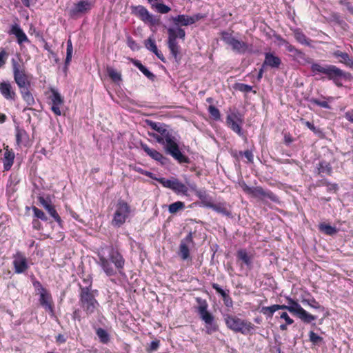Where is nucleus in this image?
<instances>
[{
  "label": "nucleus",
  "mask_w": 353,
  "mask_h": 353,
  "mask_svg": "<svg viewBox=\"0 0 353 353\" xmlns=\"http://www.w3.org/2000/svg\"><path fill=\"white\" fill-rule=\"evenodd\" d=\"M159 183L164 188L172 190L177 195H188L189 189L188 186L180 181L177 178L172 177L170 179H167L165 178L161 177V179L159 180Z\"/></svg>",
  "instance_id": "obj_10"
},
{
  "label": "nucleus",
  "mask_w": 353,
  "mask_h": 353,
  "mask_svg": "<svg viewBox=\"0 0 353 353\" xmlns=\"http://www.w3.org/2000/svg\"><path fill=\"white\" fill-rule=\"evenodd\" d=\"M14 77L17 84L21 90L26 89L30 85L28 77L24 71L14 74Z\"/></svg>",
  "instance_id": "obj_30"
},
{
  "label": "nucleus",
  "mask_w": 353,
  "mask_h": 353,
  "mask_svg": "<svg viewBox=\"0 0 353 353\" xmlns=\"http://www.w3.org/2000/svg\"><path fill=\"white\" fill-rule=\"evenodd\" d=\"M276 311L275 305L271 306H263L261 307L260 312L265 315L268 318H272L274 313Z\"/></svg>",
  "instance_id": "obj_40"
},
{
  "label": "nucleus",
  "mask_w": 353,
  "mask_h": 353,
  "mask_svg": "<svg viewBox=\"0 0 353 353\" xmlns=\"http://www.w3.org/2000/svg\"><path fill=\"white\" fill-rule=\"evenodd\" d=\"M196 196L199 198V199L201 201L202 204L203 206L206 207V204L208 203H212V201H210L208 199V196L205 191L204 190H200L196 192Z\"/></svg>",
  "instance_id": "obj_44"
},
{
  "label": "nucleus",
  "mask_w": 353,
  "mask_h": 353,
  "mask_svg": "<svg viewBox=\"0 0 353 353\" xmlns=\"http://www.w3.org/2000/svg\"><path fill=\"white\" fill-rule=\"evenodd\" d=\"M206 208H209L212 209L214 211L222 214L226 216H231L232 214L230 210L228 208V205L225 202H219L216 203H208L206 204Z\"/></svg>",
  "instance_id": "obj_23"
},
{
  "label": "nucleus",
  "mask_w": 353,
  "mask_h": 353,
  "mask_svg": "<svg viewBox=\"0 0 353 353\" xmlns=\"http://www.w3.org/2000/svg\"><path fill=\"white\" fill-rule=\"evenodd\" d=\"M93 7V3L89 0H82L69 10L68 14L71 18L77 19L89 12Z\"/></svg>",
  "instance_id": "obj_14"
},
{
  "label": "nucleus",
  "mask_w": 353,
  "mask_h": 353,
  "mask_svg": "<svg viewBox=\"0 0 353 353\" xmlns=\"http://www.w3.org/2000/svg\"><path fill=\"white\" fill-rule=\"evenodd\" d=\"M190 243H193V236L191 232L181 240L179 245V255L183 260L190 259V250L188 248V244Z\"/></svg>",
  "instance_id": "obj_21"
},
{
  "label": "nucleus",
  "mask_w": 353,
  "mask_h": 353,
  "mask_svg": "<svg viewBox=\"0 0 353 353\" xmlns=\"http://www.w3.org/2000/svg\"><path fill=\"white\" fill-rule=\"evenodd\" d=\"M145 48L150 50L151 52H155L157 50V45L155 43V41L151 38H148L145 41Z\"/></svg>",
  "instance_id": "obj_52"
},
{
  "label": "nucleus",
  "mask_w": 353,
  "mask_h": 353,
  "mask_svg": "<svg viewBox=\"0 0 353 353\" xmlns=\"http://www.w3.org/2000/svg\"><path fill=\"white\" fill-rule=\"evenodd\" d=\"M72 43L70 39H68L67 41V54H66V59H65V64L68 65L70 63L72 56Z\"/></svg>",
  "instance_id": "obj_47"
},
{
  "label": "nucleus",
  "mask_w": 353,
  "mask_h": 353,
  "mask_svg": "<svg viewBox=\"0 0 353 353\" xmlns=\"http://www.w3.org/2000/svg\"><path fill=\"white\" fill-rule=\"evenodd\" d=\"M12 265L16 274H23L29 268L26 256L19 251L13 255Z\"/></svg>",
  "instance_id": "obj_17"
},
{
  "label": "nucleus",
  "mask_w": 353,
  "mask_h": 353,
  "mask_svg": "<svg viewBox=\"0 0 353 353\" xmlns=\"http://www.w3.org/2000/svg\"><path fill=\"white\" fill-rule=\"evenodd\" d=\"M39 202L40 204L48 211L53 205L51 203V200L48 198L45 199L43 196H39Z\"/></svg>",
  "instance_id": "obj_54"
},
{
  "label": "nucleus",
  "mask_w": 353,
  "mask_h": 353,
  "mask_svg": "<svg viewBox=\"0 0 353 353\" xmlns=\"http://www.w3.org/2000/svg\"><path fill=\"white\" fill-rule=\"evenodd\" d=\"M16 141L19 147H27L30 143L29 136L25 130L17 129L16 134Z\"/></svg>",
  "instance_id": "obj_27"
},
{
  "label": "nucleus",
  "mask_w": 353,
  "mask_h": 353,
  "mask_svg": "<svg viewBox=\"0 0 353 353\" xmlns=\"http://www.w3.org/2000/svg\"><path fill=\"white\" fill-rule=\"evenodd\" d=\"M96 334L101 343L107 344L108 343H109L110 340V335L105 330L101 327H99L96 330Z\"/></svg>",
  "instance_id": "obj_33"
},
{
  "label": "nucleus",
  "mask_w": 353,
  "mask_h": 353,
  "mask_svg": "<svg viewBox=\"0 0 353 353\" xmlns=\"http://www.w3.org/2000/svg\"><path fill=\"white\" fill-rule=\"evenodd\" d=\"M221 39L228 46H230L232 50L239 53L245 54L248 52L252 51V45L248 43L235 39L232 34L223 32L221 33Z\"/></svg>",
  "instance_id": "obj_9"
},
{
  "label": "nucleus",
  "mask_w": 353,
  "mask_h": 353,
  "mask_svg": "<svg viewBox=\"0 0 353 353\" xmlns=\"http://www.w3.org/2000/svg\"><path fill=\"white\" fill-rule=\"evenodd\" d=\"M203 18V16L198 14L194 16H188L185 14L178 15L172 18V21L176 26H189L194 23L196 21Z\"/></svg>",
  "instance_id": "obj_20"
},
{
  "label": "nucleus",
  "mask_w": 353,
  "mask_h": 353,
  "mask_svg": "<svg viewBox=\"0 0 353 353\" xmlns=\"http://www.w3.org/2000/svg\"><path fill=\"white\" fill-rule=\"evenodd\" d=\"M296 40L301 44L309 46L310 44L309 39L300 30H296L294 32Z\"/></svg>",
  "instance_id": "obj_38"
},
{
  "label": "nucleus",
  "mask_w": 353,
  "mask_h": 353,
  "mask_svg": "<svg viewBox=\"0 0 353 353\" xmlns=\"http://www.w3.org/2000/svg\"><path fill=\"white\" fill-rule=\"evenodd\" d=\"M286 300L288 303V305L274 304L276 311L279 310H287L293 315L296 316L305 323H310L316 319V316L310 314L304 310L296 300L290 296H287Z\"/></svg>",
  "instance_id": "obj_3"
},
{
  "label": "nucleus",
  "mask_w": 353,
  "mask_h": 353,
  "mask_svg": "<svg viewBox=\"0 0 353 353\" xmlns=\"http://www.w3.org/2000/svg\"><path fill=\"white\" fill-rule=\"evenodd\" d=\"M12 63L14 75L24 71L23 65L22 63L18 62L17 61H16L14 59L12 60Z\"/></svg>",
  "instance_id": "obj_51"
},
{
  "label": "nucleus",
  "mask_w": 353,
  "mask_h": 353,
  "mask_svg": "<svg viewBox=\"0 0 353 353\" xmlns=\"http://www.w3.org/2000/svg\"><path fill=\"white\" fill-rule=\"evenodd\" d=\"M154 160L158 161L161 165L165 166L167 168H169V159L166 156H152Z\"/></svg>",
  "instance_id": "obj_53"
},
{
  "label": "nucleus",
  "mask_w": 353,
  "mask_h": 353,
  "mask_svg": "<svg viewBox=\"0 0 353 353\" xmlns=\"http://www.w3.org/2000/svg\"><path fill=\"white\" fill-rule=\"evenodd\" d=\"M132 13L139 17L145 23L154 24L155 21L152 14L142 6L132 7Z\"/></svg>",
  "instance_id": "obj_22"
},
{
  "label": "nucleus",
  "mask_w": 353,
  "mask_h": 353,
  "mask_svg": "<svg viewBox=\"0 0 353 353\" xmlns=\"http://www.w3.org/2000/svg\"><path fill=\"white\" fill-rule=\"evenodd\" d=\"M10 34H14L19 44L29 41L28 37L23 30L17 24L13 25L10 30Z\"/></svg>",
  "instance_id": "obj_26"
},
{
  "label": "nucleus",
  "mask_w": 353,
  "mask_h": 353,
  "mask_svg": "<svg viewBox=\"0 0 353 353\" xmlns=\"http://www.w3.org/2000/svg\"><path fill=\"white\" fill-rule=\"evenodd\" d=\"M32 224L33 229L36 230H40L42 228V225L38 219H33Z\"/></svg>",
  "instance_id": "obj_60"
},
{
  "label": "nucleus",
  "mask_w": 353,
  "mask_h": 353,
  "mask_svg": "<svg viewBox=\"0 0 353 353\" xmlns=\"http://www.w3.org/2000/svg\"><path fill=\"white\" fill-rule=\"evenodd\" d=\"M243 123V115L238 111L230 112L226 117L227 125L239 135H242V125Z\"/></svg>",
  "instance_id": "obj_12"
},
{
  "label": "nucleus",
  "mask_w": 353,
  "mask_h": 353,
  "mask_svg": "<svg viewBox=\"0 0 353 353\" xmlns=\"http://www.w3.org/2000/svg\"><path fill=\"white\" fill-rule=\"evenodd\" d=\"M286 50L290 52H292L294 54V57L296 59H304L305 54L301 51L296 49L292 45H291L290 43H286V46H285Z\"/></svg>",
  "instance_id": "obj_39"
},
{
  "label": "nucleus",
  "mask_w": 353,
  "mask_h": 353,
  "mask_svg": "<svg viewBox=\"0 0 353 353\" xmlns=\"http://www.w3.org/2000/svg\"><path fill=\"white\" fill-rule=\"evenodd\" d=\"M160 346V341L159 340H154L152 341L149 345L146 347L145 350L148 353H152L155 351H157Z\"/></svg>",
  "instance_id": "obj_48"
},
{
  "label": "nucleus",
  "mask_w": 353,
  "mask_h": 353,
  "mask_svg": "<svg viewBox=\"0 0 353 353\" xmlns=\"http://www.w3.org/2000/svg\"><path fill=\"white\" fill-rule=\"evenodd\" d=\"M168 48L171 52V54L174 59L177 61L178 55L179 54L180 47L176 41V39L179 37L183 39L185 36L184 30L181 28H170L168 30Z\"/></svg>",
  "instance_id": "obj_8"
},
{
  "label": "nucleus",
  "mask_w": 353,
  "mask_h": 353,
  "mask_svg": "<svg viewBox=\"0 0 353 353\" xmlns=\"http://www.w3.org/2000/svg\"><path fill=\"white\" fill-rule=\"evenodd\" d=\"M301 301L303 304H307L310 307L314 309H323V307L320 305V303L307 291L305 292L304 295H301Z\"/></svg>",
  "instance_id": "obj_24"
},
{
  "label": "nucleus",
  "mask_w": 353,
  "mask_h": 353,
  "mask_svg": "<svg viewBox=\"0 0 353 353\" xmlns=\"http://www.w3.org/2000/svg\"><path fill=\"white\" fill-rule=\"evenodd\" d=\"M51 95L50 99L51 101V110L52 111L58 116L61 114V107L63 105V98L55 89L52 88L50 90Z\"/></svg>",
  "instance_id": "obj_19"
},
{
  "label": "nucleus",
  "mask_w": 353,
  "mask_h": 353,
  "mask_svg": "<svg viewBox=\"0 0 353 353\" xmlns=\"http://www.w3.org/2000/svg\"><path fill=\"white\" fill-rule=\"evenodd\" d=\"M65 341H66V339H65V337L64 336V335H63V334H59L56 336V342H57V343H64Z\"/></svg>",
  "instance_id": "obj_64"
},
{
  "label": "nucleus",
  "mask_w": 353,
  "mask_h": 353,
  "mask_svg": "<svg viewBox=\"0 0 353 353\" xmlns=\"http://www.w3.org/2000/svg\"><path fill=\"white\" fill-rule=\"evenodd\" d=\"M37 284H38L40 288L39 303L46 310H48L50 312H53L54 307L51 294L45 288L43 287L39 281H37Z\"/></svg>",
  "instance_id": "obj_18"
},
{
  "label": "nucleus",
  "mask_w": 353,
  "mask_h": 353,
  "mask_svg": "<svg viewBox=\"0 0 353 353\" xmlns=\"http://www.w3.org/2000/svg\"><path fill=\"white\" fill-rule=\"evenodd\" d=\"M333 54L335 57H340L341 59L340 60L341 63L345 64L348 67H353V60L349 57L347 53L336 50L334 52Z\"/></svg>",
  "instance_id": "obj_31"
},
{
  "label": "nucleus",
  "mask_w": 353,
  "mask_h": 353,
  "mask_svg": "<svg viewBox=\"0 0 353 353\" xmlns=\"http://www.w3.org/2000/svg\"><path fill=\"white\" fill-rule=\"evenodd\" d=\"M281 63V60L279 57L270 52L265 53L263 65H266L272 68H279Z\"/></svg>",
  "instance_id": "obj_28"
},
{
  "label": "nucleus",
  "mask_w": 353,
  "mask_h": 353,
  "mask_svg": "<svg viewBox=\"0 0 353 353\" xmlns=\"http://www.w3.org/2000/svg\"><path fill=\"white\" fill-rule=\"evenodd\" d=\"M21 94L23 97V99L26 101L28 105H32L34 103V99L32 97V94L29 92L28 88L26 89L21 90Z\"/></svg>",
  "instance_id": "obj_41"
},
{
  "label": "nucleus",
  "mask_w": 353,
  "mask_h": 353,
  "mask_svg": "<svg viewBox=\"0 0 353 353\" xmlns=\"http://www.w3.org/2000/svg\"><path fill=\"white\" fill-rule=\"evenodd\" d=\"M106 70L108 76L113 81L118 82L121 80V74L117 70L112 67L108 66Z\"/></svg>",
  "instance_id": "obj_36"
},
{
  "label": "nucleus",
  "mask_w": 353,
  "mask_h": 353,
  "mask_svg": "<svg viewBox=\"0 0 353 353\" xmlns=\"http://www.w3.org/2000/svg\"><path fill=\"white\" fill-rule=\"evenodd\" d=\"M236 261L239 263L241 268L244 266L249 270L253 268V260L254 259L253 252H249L245 248H241L236 251Z\"/></svg>",
  "instance_id": "obj_15"
},
{
  "label": "nucleus",
  "mask_w": 353,
  "mask_h": 353,
  "mask_svg": "<svg viewBox=\"0 0 353 353\" xmlns=\"http://www.w3.org/2000/svg\"><path fill=\"white\" fill-rule=\"evenodd\" d=\"M152 6L154 7L161 14H166L170 11V8L163 3H152Z\"/></svg>",
  "instance_id": "obj_46"
},
{
  "label": "nucleus",
  "mask_w": 353,
  "mask_h": 353,
  "mask_svg": "<svg viewBox=\"0 0 353 353\" xmlns=\"http://www.w3.org/2000/svg\"><path fill=\"white\" fill-rule=\"evenodd\" d=\"M241 187L245 194L263 202H266L267 200L274 203L279 202V198L276 194L270 190L263 188L261 186L250 187L245 183H243Z\"/></svg>",
  "instance_id": "obj_6"
},
{
  "label": "nucleus",
  "mask_w": 353,
  "mask_h": 353,
  "mask_svg": "<svg viewBox=\"0 0 353 353\" xmlns=\"http://www.w3.org/2000/svg\"><path fill=\"white\" fill-rule=\"evenodd\" d=\"M301 121H303L305 125L310 129L311 130L312 132H316V127L314 125V124H312V123H310V121H304L303 119H301Z\"/></svg>",
  "instance_id": "obj_63"
},
{
  "label": "nucleus",
  "mask_w": 353,
  "mask_h": 353,
  "mask_svg": "<svg viewBox=\"0 0 353 353\" xmlns=\"http://www.w3.org/2000/svg\"><path fill=\"white\" fill-rule=\"evenodd\" d=\"M159 143L163 145L165 152L170 154H182L179 141L170 132Z\"/></svg>",
  "instance_id": "obj_16"
},
{
  "label": "nucleus",
  "mask_w": 353,
  "mask_h": 353,
  "mask_svg": "<svg viewBox=\"0 0 353 353\" xmlns=\"http://www.w3.org/2000/svg\"><path fill=\"white\" fill-rule=\"evenodd\" d=\"M83 283L86 285L85 286H83V288H88L89 289H92V281L90 276H88L83 279Z\"/></svg>",
  "instance_id": "obj_61"
},
{
  "label": "nucleus",
  "mask_w": 353,
  "mask_h": 353,
  "mask_svg": "<svg viewBox=\"0 0 353 353\" xmlns=\"http://www.w3.org/2000/svg\"><path fill=\"white\" fill-rule=\"evenodd\" d=\"M212 287L214 290H216V292L219 294L221 296H222V299H223V301L224 302V304L225 305V306L228 307H232L233 305V301H232V298L229 295V290H228V292H225V290H223L220 286L219 284L217 283H213L212 284Z\"/></svg>",
  "instance_id": "obj_25"
},
{
  "label": "nucleus",
  "mask_w": 353,
  "mask_h": 353,
  "mask_svg": "<svg viewBox=\"0 0 353 353\" xmlns=\"http://www.w3.org/2000/svg\"><path fill=\"white\" fill-rule=\"evenodd\" d=\"M225 322L230 330L244 335L252 334V331L255 327V325L250 321L241 319L232 314H226L225 316Z\"/></svg>",
  "instance_id": "obj_4"
},
{
  "label": "nucleus",
  "mask_w": 353,
  "mask_h": 353,
  "mask_svg": "<svg viewBox=\"0 0 353 353\" xmlns=\"http://www.w3.org/2000/svg\"><path fill=\"white\" fill-rule=\"evenodd\" d=\"M325 75L330 80L333 81L338 87L343 85V79L350 80L352 78L350 73L345 72L334 65H327V70Z\"/></svg>",
  "instance_id": "obj_11"
},
{
  "label": "nucleus",
  "mask_w": 353,
  "mask_h": 353,
  "mask_svg": "<svg viewBox=\"0 0 353 353\" xmlns=\"http://www.w3.org/2000/svg\"><path fill=\"white\" fill-rule=\"evenodd\" d=\"M1 94L8 100L14 101L16 97V94L12 85L9 83H1Z\"/></svg>",
  "instance_id": "obj_29"
},
{
  "label": "nucleus",
  "mask_w": 353,
  "mask_h": 353,
  "mask_svg": "<svg viewBox=\"0 0 353 353\" xmlns=\"http://www.w3.org/2000/svg\"><path fill=\"white\" fill-rule=\"evenodd\" d=\"M280 318L284 319L287 325H292L294 323V320L290 317L286 312L281 313Z\"/></svg>",
  "instance_id": "obj_58"
},
{
  "label": "nucleus",
  "mask_w": 353,
  "mask_h": 353,
  "mask_svg": "<svg viewBox=\"0 0 353 353\" xmlns=\"http://www.w3.org/2000/svg\"><path fill=\"white\" fill-rule=\"evenodd\" d=\"M196 301L198 303L196 311L199 315L200 319L204 321L206 325L207 333L211 334L218 330L214 315L208 310V303L205 299L197 297Z\"/></svg>",
  "instance_id": "obj_5"
},
{
  "label": "nucleus",
  "mask_w": 353,
  "mask_h": 353,
  "mask_svg": "<svg viewBox=\"0 0 353 353\" xmlns=\"http://www.w3.org/2000/svg\"><path fill=\"white\" fill-rule=\"evenodd\" d=\"M105 250L107 254L105 252L98 254V264L108 276H114L117 272L121 274L125 261L118 248L110 245L106 247Z\"/></svg>",
  "instance_id": "obj_1"
},
{
  "label": "nucleus",
  "mask_w": 353,
  "mask_h": 353,
  "mask_svg": "<svg viewBox=\"0 0 353 353\" xmlns=\"http://www.w3.org/2000/svg\"><path fill=\"white\" fill-rule=\"evenodd\" d=\"M130 212V206L128 203L124 200L119 199L116 205V210L111 221L112 225L114 227L120 228L125 223Z\"/></svg>",
  "instance_id": "obj_7"
},
{
  "label": "nucleus",
  "mask_w": 353,
  "mask_h": 353,
  "mask_svg": "<svg viewBox=\"0 0 353 353\" xmlns=\"http://www.w3.org/2000/svg\"><path fill=\"white\" fill-rule=\"evenodd\" d=\"M238 88L240 91L244 92H249L252 89V86H250L249 85L244 84V83L239 84Z\"/></svg>",
  "instance_id": "obj_59"
},
{
  "label": "nucleus",
  "mask_w": 353,
  "mask_h": 353,
  "mask_svg": "<svg viewBox=\"0 0 353 353\" xmlns=\"http://www.w3.org/2000/svg\"><path fill=\"white\" fill-rule=\"evenodd\" d=\"M48 212L52 217L54 218V221L58 223V225L61 228H63V221L61 220L60 216L57 213L54 205H52L50 209H48Z\"/></svg>",
  "instance_id": "obj_42"
},
{
  "label": "nucleus",
  "mask_w": 353,
  "mask_h": 353,
  "mask_svg": "<svg viewBox=\"0 0 353 353\" xmlns=\"http://www.w3.org/2000/svg\"><path fill=\"white\" fill-rule=\"evenodd\" d=\"M318 170L319 174L324 173L327 175H331L332 168L330 163L326 161H321L318 165Z\"/></svg>",
  "instance_id": "obj_35"
},
{
  "label": "nucleus",
  "mask_w": 353,
  "mask_h": 353,
  "mask_svg": "<svg viewBox=\"0 0 353 353\" xmlns=\"http://www.w3.org/2000/svg\"><path fill=\"white\" fill-rule=\"evenodd\" d=\"M184 208L185 203L179 201L172 203L168 206L169 212L171 214H175L177 212L183 210Z\"/></svg>",
  "instance_id": "obj_37"
},
{
  "label": "nucleus",
  "mask_w": 353,
  "mask_h": 353,
  "mask_svg": "<svg viewBox=\"0 0 353 353\" xmlns=\"http://www.w3.org/2000/svg\"><path fill=\"white\" fill-rule=\"evenodd\" d=\"M15 156H5L3 160V167L5 170H9L14 162V158Z\"/></svg>",
  "instance_id": "obj_55"
},
{
  "label": "nucleus",
  "mask_w": 353,
  "mask_h": 353,
  "mask_svg": "<svg viewBox=\"0 0 353 353\" xmlns=\"http://www.w3.org/2000/svg\"><path fill=\"white\" fill-rule=\"evenodd\" d=\"M32 209L34 212V216L37 218V219H40L44 221L48 220L47 216L41 210L37 208L35 206H32Z\"/></svg>",
  "instance_id": "obj_45"
},
{
  "label": "nucleus",
  "mask_w": 353,
  "mask_h": 353,
  "mask_svg": "<svg viewBox=\"0 0 353 353\" xmlns=\"http://www.w3.org/2000/svg\"><path fill=\"white\" fill-rule=\"evenodd\" d=\"M132 63L148 79H153L154 78V75L151 72H150L139 61H138V60H132Z\"/></svg>",
  "instance_id": "obj_34"
},
{
  "label": "nucleus",
  "mask_w": 353,
  "mask_h": 353,
  "mask_svg": "<svg viewBox=\"0 0 353 353\" xmlns=\"http://www.w3.org/2000/svg\"><path fill=\"white\" fill-rule=\"evenodd\" d=\"M143 174H144L145 176H147L150 177V179H154L158 182H159V180L161 179V178L157 177L154 173L150 172L149 171H145L144 172H143Z\"/></svg>",
  "instance_id": "obj_62"
},
{
  "label": "nucleus",
  "mask_w": 353,
  "mask_h": 353,
  "mask_svg": "<svg viewBox=\"0 0 353 353\" xmlns=\"http://www.w3.org/2000/svg\"><path fill=\"white\" fill-rule=\"evenodd\" d=\"M319 229L321 232L330 236H332L337 233V229L335 227L325 223H320L319 225Z\"/></svg>",
  "instance_id": "obj_32"
},
{
  "label": "nucleus",
  "mask_w": 353,
  "mask_h": 353,
  "mask_svg": "<svg viewBox=\"0 0 353 353\" xmlns=\"http://www.w3.org/2000/svg\"><path fill=\"white\" fill-rule=\"evenodd\" d=\"M311 70L313 72L325 74L327 70V65L323 66L318 63H313L311 66Z\"/></svg>",
  "instance_id": "obj_43"
},
{
  "label": "nucleus",
  "mask_w": 353,
  "mask_h": 353,
  "mask_svg": "<svg viewBox=\"0 0 353 353\" xmlns=\"http://www.w3.org/2000/svg\"><path fill=\"white\" fill-rule=\"evenodd\" d=\"M309 337H310V341L314 344V345H317L319 344V343L322 342L323 341V338L320 336H319L317 334H316L313 331H310L309 332Z\"/></svg>",
  "instance_id": "obj_50"
},
{
  "label": "nucleus",
  "mask_w": 353,
  "mask_h": 353,
  "mask_svg": "<svg viewBox=\"0 0 353 353\" xmlns=\"http://www.w3.org/2000/svg\"><path fill=\"white\" fill-rule=\"evenodd\" d=\"M79 303L83 312L87 315H91L99 310V303L96 299L98 294L97 290H93L88 288H83L79 284Z\"/></svg>",
  "instance_id": "obj_2"
},
{
  "label": "nucleus",
  "mask_w": 353,
  "mask_h": 353,
  "mask_svg": "<svg viewBox=\"0 0 353 353\" xmlns=\"http://www.w3.org/2000/svg\"><path fill=\"white\" fill-rule=\"evenodd\" d=\"M172 157L180 164L190 163L188 156H172Z\"/></svg>",
  "instance_id": "obj_57"
},
{
  "label": "nucleus",
  "mask_w": 353,
  "mask_h": 353,
  "mask_svg": "<svg viewBox=\"0 0 353 353\" xmlns=\"http://www.w3.org/2000/svg\"><path fill=\"white\" fill-rule=\"evenodd\" d=\"M310 101L311 103L316 104L321 108L330 109V105L325 101H319V99H312Z\"/></svg>",
  "instance_id": "obj_56"
},
{
  "label": "nucleus",
  "mask_w": 353,
  "mask_h": 353,
  "mask_svg": "<svg viewBox=\"0 0 353 353\" xmlns=\"http://www.w3.org/2000/svg\"><path fill=\"white\" fill-rule=\"evenodd\" d=\"M208 112L210 114V116L214 119V120H219L221 118V114L220 111L218 108H216L214 105H210L208 108Z\"/></svg>",
  "instance_id": "obj_49"
},
{
  "label": "nucleus",
  "mask_w": 353,
  "mask_h": 353,
  "mask_svg": "<svg viewBox=\"0 0 353 353\" xmlns=\"http://www.w3.org/2000/svg\"><path fill=\"white\" fill-rule=\"evenodd\" d=\"M145 123L148 127L154 131L153 132H148V135L154 138L158 143L162 141L163 139L170 133L166 128V125L163 123L150 120H146Z\"/></svg>",
  "instance_id": "obj_13"
}]
</instances>
